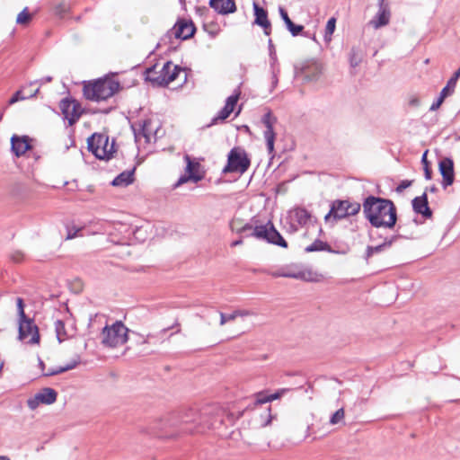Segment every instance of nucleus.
I'll return each instance as SVG.
<instances>
[{"instance_id": "7c9ffc66", "label": "nucleus", "mask_w": 460, "mask_h": 460, "mask_svg": "<svg viewBox=\"0 0 460 460\" xmlns=\"http://www.w3.org/2000/svg\"><path fill=\"white\" fill-rule=\"evenodd\" d=\"M294 218L301 226H305L311 218V213L305 208H296L294 209Z\"/></svg>"}, {"instance_id": "864d4df0", "label": "nucleus", "mask_w": 460, "mask_h": 460, "mask_svg": "<svg viewBox=\"0 0 460 460\" xmlns=\"http://www.w3.org/2000/svg\"><path fill=\"white\" fill-rule=\"evenodd\" d=\"M270 407L267 408L266 420L261 423V427H266L270 425L272 420L275 418V416L270 413Z\"/></svg>"}, {"instance_id": "09e8293b", "label": "nucleus", "mask_w": 460, "mask_h": 460, "mask_svg": "<svg viewBox=\"0 0 460 460\" xmlns=\"http://www.w3.org/2000/svg\"><path fill=\"white\" fill-rule=\"evenodd\" d=\"M445 93L446 92L440 93L439 97L437 99V101L431 104L429 111H437L442 105L444 100L447 98L445 97Z\"/></svg>"}, {"instance_id": "f257e3e1", "label": "nucleus", "mask_w": 460, "mask_h": 460, "mask_svg": "<svg viewBox=\"0 0 460 460\" xmlns=\"http://www.w3.org/2000/svg\"><path fill=\"white\" fill-rule=\"evenodd\" d=\"M363 213L374 227L392 229L397 222V209L391 199L367 196L362 204Z\"/></svg>"}, {"instance_id": "13d9d810", "label": "nucleus", "mask_w": 460, "mask_h": 460, "mask_svg": "<svg viewBox=\"0 0 460 460\" xmlns=\"http://www.w3.org/2000/svg\"><path fill=\"white\" fill-rule=\"evenodd\" d=\"M283 274H285L284 269L279 270L271 273V275L275 278L283 277Z\"/></svg>"}, {"instance_id": "423d86ee", "label": "nucleus", "mask_w": 460, "mask_h": 460, "mask_svg": "<svg viewBox=\"0 0 460 460\" xmlns=\"http://www.w3.org/2000/svg\"><path fill=\"white\" fill-rule=\"evenodd\" d=\"M361 205L349 199H334L330 204V210L324 217L325 223L335 224L360 211Z\"/></svg>"}, {"instance_id": "680f3d73", "label": "nucleus", "mask_w": 460, "mask_h": 460, "mask_svg": "<svg viewBox=\"0 0 460 460\" xmlns=\"http://www.w3.org/2000/svg\"><path fill=\"white\" fill-rule=\"evenodd\" d=\"M242 243H243V237H241V238H240V239H238V240L234 241V242L231 243V246H232V247H235V246L241 245Z\"/></svg>"}, {"instance_id": "412c9836", "label": "nucleus", "mask_w": 460, "mask_h": 460, "mask_svg": "<svg viewBox=\"0 0 460 460\" xmlns=\"http://www.w3.org/2000/svg\"><path fill=\"white\" fill-rule=\"evenodd\" d=\"M209 6L220 14H229L236 11L234 0H209Z\"/></svg>"}, {"instance_id": "052dcab7", "label": "nucleus", "mask_w": 460, "mask_h": 460, "mask_svg": "<svg viewBox=\"0 0 460 460\" xmlns=\"http://www.w3.org/2000/svg\"><path fill=\"white\" fill-rule=\"evenodd\" d=\"M278 81H279L278 80V76H277L276 73L273 71V73H272V82H271L272 88H275L277 86Z\"/></svg>"}, {"instance_id": "dca6fc26", "label": "nucleus", "mask_w": 460, "mask_h": 460, "mask_svg": "<svg viewBox=\"0 0 460 460\" xmlns=\"http://www.w3.org/2000/svg\"><path fill=\"white\" fill-rule=\"evenodd\" d=\"M438 171L442 176L441 184L444 189L451 186L455 181L454 161L450 157H443L438 162Z\"/></svg>"}, {"instance_id": "4468645a", "label": "nucleus", "mask_w": 460, "mask_h": 460, "mask_svg": "<svg viewBox=\"0 0 460 460\" xmlns=\"http://www.w3.org/2000/svg\"><path fill=\"white\" fill-rule=\"evenodd\" d=\"M31 336L30 344H36L40 341V333L33 320L25 318L19 320V339L23 341Z\"/></svg>"}, {"instance_id": "ddd939ff", "label": "nucleus", "mask_w": 460, "mask_h": 460, "mask_svg": "<svg viewBox=\"0 0 460 460\" xmlns=\"http://www.w3.org/2000/svg\"><path fill=\"white\" fill-rule=\"evenodd\" d=\"M59 108L65 119L68 120V125H74L80 118L83 110L80 103L75 99L64 98L60 101Z\"/></svg>"}, {"instance_id": "e2e57ef3", "label": "nucleus", "mask_w": 460, "mask_h": 460, "mask_svg": "<svg viewBox=\"0 0 460 460\" xmlns=\"http://www.w3.org/2000/svg\"><path fill=\"white\" fill-rule=\"evenodd\" d=\"M82 92L83 95L86 96V81L82 82Z\"/></svg>"}, {"instance_id": "a19ab883", "label": "nucleus", "mask_w": 460, "mask_h": 460, "mask_svg": "<svg viewBox=\"0 0 460 460\" xmlns=\"http://www.w3.org/2000/svg\"><path fill=\"white\" fill-rule=\"evenodd\" d=\"M96 225H99V222H96ZM95 225L93 224V222L88 223V234H95L98 233L99 230H105L107 231L109 228L111 227V225L107 223H101L100 227L95 229Z\"/></svg>"}, {"instance_id": "e433bc0d", "label": "nucleus", "mask_w": 460, "mask_h": 460, "mask_svg": "<svg viewBox=\"0 0 460 460\" xmlns=\"http://www.w3.org/2000/svg\"><path fill=\"white\" fill-rule=\"evenodd\" d=\"M428 150H426L421 156V164H423L424 176L426 180H430L432 178V169L430 166V163L429 162L427 155Z\"/></svg>"}, {"instance_id": "ea45409f", "label": "nucleus", "mask_w": 460, "mask_h": 460, "mask_svg": "<svg viewBox=\"0 0 460 460\" xmlns=\"http://www.w3.org/2000/svg\"><path fill=\"white\" fill-rule=\"evenodd\" d=\"M299 277L298 279H303L309 282H317L319 281L318 275L311 270L307 271H299Z\"/></svg>"}, {"instance_id": "f8f14e48", "label": "nucleus", "mask_w": 460, "mask_h": 460, "mask_svg": "<svg viewBox=\"0 0 460 460\" xmlns=\"http://www.w3.org/2000/svg\"><path fill=\"white\" fill-rule=\"evenodd\" d=\"M184 158L187 163L185 169L186 173L178 179V181L173 184V188H178L190 181L197 183L204 178V172H199L200 164L191 160L188 155H186Z\"/></svg>"}, {"instance_id": "c9c22d12", "label": "nucleus", "mask_w": 460, "mask_h": 460, "mask_svg": "<svg viewBox=\"0 0 460 460\" xmlns=\"http://www.w3.org/2000/svg\"><path fill=\"white\" fill-rule=\"evenodd\" d=\"M336 28V19L334 17L330 18L327 21L324 31V40L330 41L332 40V35L334 32Z\"/></svg>"}, {"instance_id": "2f4dec72", "label": "nucleus", "mask_w": 460, "mask_h": 460, "mask_svg": "<svg viewBox=\"0 0 460 460\" xmlns=\"http://www.w3.org/2000/svg\"><path fill=\"white\" fill-rule=\"evenodd\" d=\"M201 419H202L201 414H199L194 409H190L181 417V421L182 423H189V422H196L199 420V423H201L202 422Z\"/></svg>"}, {"instance_id": "338daca9", "label": "nucleus", "mask_w": 460, "mask_h": 460, "mask_svg": "<svg viewBox=\"0 0 460 460\" xmlns=\"http://www.w3.org/2000/svg\"><path fill=\"white\" fill-rule=\"evenodd\" d=\"M428 190H429L430 192H433V193H435V192H437V191H438V188H437L435 185H432V186H431V187H429Z\"/></svg>"}, {"instance_id": "393cba45", "label": "nucleus", "mask_w": 460, "mask_h": 460, "mask_svg": "<svg viewBox=\"0 0 460 460\" xmlns=\"http://www.w3.org/2000/svg\"><path fill=\"white\" fill-rule=\"evenodd\" d=\"M134 172L135 168L132 170H127L120 172L118 176H116L112 181L111 185L115 187H126L131 184L134 181Z\"/></svg>"}, {"instance_id": "39448f33", "label": "nucleus", "mask_w": 460, "mask_h": 460, "mask_svg": "<svg viewBox=\"0 0 460 460\" xmlns=\"http://www.w3.org/2000/svg\"><path fill=\"white\" fill-rule=\"evenodd\" d=\"M156 65L151 66L146 69V80L152 83L153 85L165 87L173 82L183 68L178 65H173L172 61H167L159 73L155 71Z\"/></svg>"}, {"instance_id": "72a5a7b5", "label": "nucleus", "mask_w": 460, "mask_h": 460, "mask_svg": "<svg viewBox=\"0 0 460 460\" xmlns=\"http://www.w3.org/2000/svg\"><path fill=\"white\" fill-rule=\"evenodd\" d=\"M55 331H56L57 338L59 342H62L63 341L66 340L67 334L66 332L65 323L63 321L57 320L55 322Z\"/></svg>"}, {"instance_id": "bb28decb", "label": "nucleus", "mask_w": 460, "mask_h": 460, "mask_svg": "<svg viewBox=\"0 0 460 460\" xmlns=\"http://www.w3.org/2000/svg\"><path fill=\"white\" fill-rule=\"evenodd\" d=\"M253 12H254V23L258 26H264L270 22L268 19V12L263 7L260 6L257 3H253Z\"/></svg>"}, {"instance_id": "603ef678", "label": "nucleus", "mask_w": 460, "mask_h": 460, "mask_svg": "<svg viewBox=\"0 0 460 460\" xmlns=\"http://www.w3.org/2000/svg\"><path fill=\"white\" fill-rule=\"evenodd\" d=\"M411 184H412V181L403 180V181H402L398 184V186L396 187L395 190H396L398 193H401V192H402L405 189L409 188Z\"/></svg>"}, {"instance_id": "37998d69", "label": "nucleus", "mask_w": 460, "mask_h": 460, "mask_svg": "<svg viewBox=\"0 0 460 460\" xmlns=\"http://www.w3.org/2000/svg\"><path fill=\"white\" fill-rule=\"evenodd\" d=\"M10 260L14 263H22L25 261V254L22 251L15 250L10 253Z\"/></svg>"}, {"instance_id": "b1692460", "label": "nucleus", "mask_w": 460, "mask_h": 460, "mask_svg": "<svg viewBox=\"0 0 460 460\" xmlns=\"http://www.w3.org/2000/svg\"><path fill=\"white\" fill-rule=\"evenodd\" d=\"M325 251L330 253L345 254L347 251H337L332 248V246L320 239L314 240L310 245L305 248V252H322Z\"/></svg>"}, {"instance_id": "2eb2a0df", "label": "nucleus", "mask_w": 460, "mask_h": 460, "mask_svg": "<svg viewBox=\"0 0 460 460\" xmlns=\"http://www.w3.org/2000/svg\"><path fill=\"white\" fill-rule=\"evenodd\" d=\"M241 92L239 89L234 91V93L226 98L225 106L218 111L217 116L212 119L208 127L217 124L219 121L226 120L234 111L235 105L239 100Z\"/></svg>"}, {"instance_id": "a878e982", "label": "nucleus", "mask_w": 460, "mask_h": 460, "mask_svg": "<svg viewBox=\"0 0 460 460\" xmlns=\"http://www.w3.org/2000/svg\"><path fill=\"white\" fill-rule=\"evenodd\" d=\"M288 391V389H280L273 394H265L263 392H260L255 394V400L254 404H262L269 402H272L274 400L279 399L284 394H286Z\"/></svg>"}, {"instance_id": "a211bd4d", "label": "nucleus", "mask_w": 460, "mask_h": 460, "mask_svg": "<svg viewBox=\"0 0 460 460\" xmlns=\"http://www.w3.org/2000/svg\"><path fill=\"white\" fill-rule=\"evenodd\" d=\"M412 209L416 214L421 215L424 218L432 217V210L429 206L428 195L424 191L422 195L415 197L411 200Z\"/></svg>"}, {"instance_id": "f704fd0d", "label": "nucleus", "mask_w": 460, "mask_h": 460, "mask_svg": "<svg viewBox=\"0 0 460 460\" xmlns=\"http://www.w3.org/2000/svg\"><path fill=\"white\" fill-rule=\"evenodd\" d=\"M286 28L293 37H296L298 35H304L305 37L308 36V31H304L303 25L295 24L293 22H290Z\"/></svg>"}, {"instance_id": "4d7b16f0", "label": "nucleus", "mask_w": 460, "mask_h": 460, "mask_svg": "<svg viewBox=\"0 0 460 460\" xmlns=\"http://www.w3.org/2000/svg\"><path fill=\"white\" fill-rule=\"evenodd\" d=\"M263 29L264 34L269 36L271 33V24L270 22H268L267 26H261Z\"/></svg>"}, {"instance_id": "aec40b11", "label": "nucleus", "mask_w": 460, "mask_h": 460, "mask_svg": "<svg viewBox=\"0 0 460 460\" xmlns=\"http://www.w3.org/2000/svg\"><path fill=\"white\" fill-rule=\"evenodd\" d=\"M30 137L28 136L19 137L13 135L11 138V150L17 156H21L29 149L31 148L30 144Z\"/></svg>"}, {"instance_id": "79ce46f5", "label": "nucleus", "mask_w": 460, "mask_h": 460, "mask_svg": "<svg viewBox=\"0 0 460 460\" xmlns=\"http://www.w3.org/2000/svg\"><path fill=\"white\" fill-rule=\"evenodd\" d=\"M344 416H345L344 409L340 408L331 416L330 423L332 425H336L344 419Z\"/></svg>"}, {"instance_id": "6ab92c4d", "label": "nucleus", "mask_w": 460, "mask_h": 460, "mask_svg": "<svg viewBox=\"0 0 460 460\" xmlns=\"http://www.w3.org/2000/svg\"><path fill=\"white\" fill-rule=\"evenodd\" d=\"M111 226L114 231L121 234V237L116 239V234L112 231L109 232L111 236V242L116 243H127L129 241L131 234H134V229L127 224L117 223Z\"/></svg>"}, {"instance_id": "9d476101", "label": "nucleus", "mask_w": 460, "mask_h": 460, "mask_svg": "<svg viewBox=\"0 0 460 460\" xmlns=\"http://www.w3.org/2000/svg\"><path fill=\"white\" fill-rule=\"evenodd\" d=\"M322 74V65L314 60H306L295 66V77L304 83L316 82Z\"/></svg>"}, {"instance_id": "a18cd8bd", "label": "nucleus", "mask_w": 460, "mask_h": 460, "mask_svg": "<svg viewBox=\"0 0 460 460\" xmlns=\"http://www.w3.org/2000/svg\"><path fill=\"white\" fill-rule=\"evenodd\" d=\"M71 368H72V367H70V366L60 367H57V368H49L47 372H43V376H51L58 375V374H61V373L67 371Z\"/></svg>"}, {"instance_id": "0e129e2a", "label": "nucleus", "mask_w": 460, "mask_h": 460, "mask_svg": "<svg viewBox=\"0 0 460 460\" xmlns=\"http://www.w3.org/2000/svg\"><path fill=\"white\" fill-rule=\"evenodd\" d=\"M234 313H239L238 316H245L248 315L249 313L247 311L235 310Z\"/></svg>"}, {"instance_id": "58836bf2", "label": "nucleus", "mask_w": 460, "mask_h": 460, "mask_svg": "<svg viewBox=\"0 0 460 460\" xmlns=\"http://www.w3.org/2000/svg\"><path fill=\"white\" fill-rule=\"evenodd\" d=\"M456 83H457V80L454 76H452L447 81V85L441 90L440 93L446 92L445 97H447V96L451 95L454 93V91H455Z\"/></svg>"}, {"instance_id": "8fccbe9b", "label": "nucleus", "mask_w": 460, "mask_h": 460, "mask_svg": "<svg viewBox=\"0 0 460 460\" xmlns=\"http://www.w3.org/2000/svg\"><path fill=\"white\" fill-rule=\"evenodd\" d=\"M279 15L281 17V19L283 20L286 27L290 23L292 22V20L289 18L288 16V13L287 12V10L282 7V6H279Z\"/></svg>"}, {"instance_id": "1a4fd4ad", "label": "nucleus", "mask_w": 460, "mask_h": 460, "mask_svg": "<svg viewBox=\"0 0 460 460\" xmlns=\"http://www.w3.org/2000/svg\"><path fill=\"white\" fill-rule=\"evenodd\" d=\"M251 165V160L243 149L234 147L230 150L227 156V164L223 168L222 172L244 173Z\"/></svg>"}, {"instance_id": "9b49d317", "label": "nucleus", "mask_w": 460, "mask_h": 460, "mask_svg": "<svg viewBox=\"0 0 460 460\" xmlns=\"http://www.w3.org/2000/svg\"><path fill=\"white\" fill-rule=\"evenodd\" d=\"M261 121L265 127V130L263 131V137L266 141L268 154L270 155H273L274 143L276 139L274 125L277 123L278 119L276 116L273 115L270 110H268L267 112L261 117Z\"/></svg>"}, {"instance_id": "4be33fe9", "label": "nucleus", "mask_w": 460, "mask_h": 460, "mask_svg": "<svg viewBox=\"0 0 460 460\" xmlns=\"http://www.w3.org/2000/svg\"><path fill=\"white\" fill-rule=\"evenodd\" d=\"M34 83H31L29 85L22 87V89L16 91L13 96L9 100V104L12 105L19 101H23L26 99L32 98L37 95L40 91V88L31 89V86Z\"/></svg>"}, {"instance_id": "5701e85b", "label": "nucleus", "mask_w": 460, "mask_h": 460, "mask_svg": "<svg viewBox=\"0 0 460 460\" xmlns=\"http://www.w3.org/2000/svg\"><path fill=\"white\" fill-rule=\"evenodd\" d=\"M398 238V235H393L392 237H385L384 242L381 244L376 246L368 245L366 249L365 252V260L368 261L370 257H372L375 253H379L384 252L385 250L390 248L393 243Z\"/></svg>"}, {"instance_id": "0eeeda50", "label": "nucleus", "mask_w": 460, "mask_h": 460, "mask_svg": "<svg viewBox=\"0 0 460 460\" xmlns=\"http://www.w3.org/2000/svg\"><path fill=\"white\" fill-rule=\"evenodd\" d=\"M88 152H92L95 158L109 160L114 149V141L109 146V137L106 134L93 133L88 137Z\"/></svg>"}, {"instance_id": "3c124183", "label": "nucleus", "mask_w": 460, "mask_h": 460, "mask_svg": "<svg viewBox=\"0 0 460 460\" xmlns=\"http://www.w3.org/2000/svg\"><path fill=\"white\" fill-rule=\"evenodd\" d=\"M268 46H269V52H270V58L272 63L277 61V54L275 50V47L273 45L272 40L269 39L268 40Z\"/></svg>"}, {"instance_id": "de8ad7c7", "label": "nucleus", "mask_w": 460, "mask_h": 460, "mask_svg": "<svg viewBox=\"0 0 460 460\" xmlns=\"http://www.w3.org/2000/svg\"><path fill=\"white\" fill-rule=\"evenodd\" d=\"M16 304H17L18 314H19V317H20L19 320H22V319L28 318L26 316L25 313H24L23 299L21 298V297H18L17 300H16Z\"/></svg>"}, {"instance_id": "cd10ccee", "label": "nucleus", "mask_w": 460, "mask_h": 460, "mask_svg": "<svg viewBox=\"0 0 460 460\" xmlns=\"http://www.w3.org/2000/svg\"><path fill=\"white\" fill-rule=\"evenodd\" d=\"M151 124L150 119H145L141 122L132 124V130L136 138L139 137H144L149 141V132L147 131V127Z\"/></svg>"}, {"instance_id": "5fc2aeb1", "label": "nucleus", "mask_w": 460, "mask_h": 460, "mask_svg": "<svg viewBox=\"0 0 460 460\" xmlns=\"http://www.w3.org/2000/svg\"><path fill=\"white\" fill-rule=\"evenodd\" d=\"M408 103L411 107H419L420 104V100L418 96L411 95L409 99Z\"/></svg>"}, {"instance_id": "69168bd1", "label": "nucleus", "mask_w": 460, "mask_h": 460, "mask_svg": "<svg viewBox=\"0 0 460 460\" xmlns=\"http://www.w3.org/2000/svg\"><path fill=\"white\" fill-rule=\"evenodd\" d=\"M452 76H454L458 81L460 77V67L454 73Z\"/></svg>"}, {"instance_id": "7ed1b4c3", "label": "nucleus", "mask_w": 460, "mask_h": 460, "mask_svg": "<svg viewBox=\"0 0 460 460\" xmlns=\"http://www.w3.org/2000/svg\"><path fill=\"white\" fill-rule=\"evenodd\" d=\"M96 323V329L101 330L98 336L104 347L116 348L128 341V329L121 321H116L109 325L104 314H95L93 318H89L88 328H93Z\"/></svg>"}, {"instance_id": "20e7f679", "label": "nucleus", "mask_w": 460, "mask_h": 460, "mask_svg": "<svg viewBox=\"0 0 460 460\" xmlns=\"http://www.w3.org/2000/svg\"><path fill=\"white\" fill-rule=\"evenodd\" d=\"M121 86L114 75H105L96 80H88V101H105L120 90Z\"/></svg>"}, {"instance_id": "bf43d9fd", "label": "nucleus", "mask_w": 460, "mask_h": 460, "mask_svg": "<svg viewBox=\"0 0 460 460\" xmlns=\"http://www.w3.org/2000/svg\"><path fill=\"white\" fill-rule=\"evenodd\" d=\"M51 81H52V77L51 76H46V77H43L40 80H39V83L41 85V84H43L45 83H50ZM35 83H38V81H36Z\"/></svg>"}, {"instance_id": "f3484780", "label": "nucleus", "mask_w": 460, "mask_h": 460, "mask_svg": "<svg viewBox=\"0 0 460 460\" xmlns=\"http://www.w3.org/2000/svg\"><path fill=\"white\" fill-rule=\"evenodd\" d=\"M391 11L389 4L386 1H378V11L375 17L371 20L370 23L375 29H378L387 25L390 22Z\"/></svg>"}, {"instance_id": "774afa93", "label": "nucleus", "mask_w": 460, "mask_h": 460, "mask_svg": "<svg viewBox=\"0 0 460 460\" xmlns=\"http://www.w3.org/2000/svg\"><path fill=\"white\" fill-rule=\"evenodd\" d=\"M0 460H10V458L6 456H0Z\"/></svg>"}, {"instance_id": "6e6552de", "label": "nucleus", "mask_w": 460, "mask_h": 460, "mask_svg": "<svg viewBox=\"0 0 460 460\" xmlns=\"http://www.w3.org/2000/svg\"><path fill=\"white\" fill-rule=\"evenodd\" d=\"M196 27L191 20L178 19L174 26L168 31L160 40L157 48L161 44L171 43L172 39L189 40L194 36Z\"/></svg>"}, {"instance_id": "f03ea898", "label": "nucleus", "mask_w": 460, "mask_h": 460, "mask_svg": "<svg viewBox=\"0 0 460 460\" xmlns=\"http://www.w3.org/2000/svg\"><path fill=\"white\" fill-rule=\"evenodd\" d=\"M257 222L258 220L253 217L251 222L240 226L238 220H233L230 223V228L233 232L242 234L243 237H254L282 248H288V242L276 229L270 220L260 226L257 225Z\"/></svg>"}, {"instance_id": "49530a36", "label": "nucleus", "mask_w": 460, "mask_h": 460, "mask_svg": "<svg viewBox=\"0 0 460 460\" xmlns=\"http://www.w3.org/2000/svg\"><path fill=\"white\" fill-rule=\"evenodd\" d=\"M40 403H42V402L38 398L37 394L34 396H32L27 400V405L32 411L36 410L40 406Z\"/></svg>"}, {"instance_id": "c85d7f7f", "label": "nucleus", "mask_w": 460, "mask_h": 460, "mask_svg": "<svg viewBox=\"0 0 460 460\" xmlns=\"http://www.w3.org/2000/svg\"><path fill=\"white\" fill-rule=\"evenodd\" d=\"M38 398L44 404H52L57 401L58 393L53 388H43L37 393Z\"/></svg>"}, {"instance_id": "c756f323", "label": "nucleus", "mask_w": 460, "mask_h": 460, "mask_svg": "<svg viewBox=\"0 0 460 460\" xmlns=\"http://www.w3.org/2000/svg\"><path fill=\"white\" fill-rule=\"evenodd\" d=\"M364 52L359 46H353L349 54V61L351 67H357L363 60Z\"/></svg>"}, {"instance_id": "473e14b6", "label": "nucleus", "mask_w": 460, "mask_h": 460, "mask_svg": "<svg viewBox=\"0 0 460 460\" xmlns=\"http://www.w3.org/2000/svg\"><path fill=\"white\" fill-rule=\"evenodd\" d=\"M66 239H73L77 235H83L81 232L84 230V226H79L74 222L67 223L66 225Z\"/></svg>"}, {"instance_id": "6e6d98bb", "label": "nucleus", "mask_w": 460, "mask_h": 460, "mask_svg": "<svg viewBox=\"0 0 460 460\" xmlns=\"http://www.w3.org/2000/svg\"><path fill=\"white\" fill-rule=\"evenodd\" d=\"M299 271H292L285 270V274H283V278H290V279H299Z\"/></svg>"}, {"instance_id": "4c0bfd02", "label": "nucleus", "mask_w": 460, "mask_h": 460, "mask_svg": "<svg viewBox=\"0 0 460 460\" xmlns=\"http://www.w3.org/2000/svg\"><path fill=\"white\" fill-rule=\"evenodd\" d=\"M32 19V15L28 12V8L25 7L16 18V22L21 25L28 24Z\"/></svg>"}, {"instance_id": "c03bdc74", "label": "nucleus", "mask_w": 460, "mask_h": 460, "mask_svg": "<svg viewBox=\"0 0 460 460\" xmlns=\"http://www.w3.org/2000/svg\"><path fill=\"white\" fill-rule=\"evenodd\" d=\"M239 313H234V311L232 314H224L222 312H219L220 315V325H225L227 322L234 321L238 317Z\"/></svg>"}]
</instances>
